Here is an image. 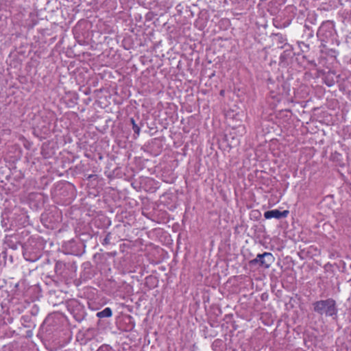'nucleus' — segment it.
Returning a JSON list of instances; mask_svg holds the SVG:
<instances>
[{"mask_svg":"<svg viewBox=\"0 0 351 351\" xmlns=\"http://www.w3.org/2000/svg\"><path fill=\"white\" fill-rule=\"evenodd\" d=\"M130 123L132 125V130L134 132V134L136 136H138L140 134L141 128L136 123L135 120L134 118H130Z\"/></svg>","mask_w":351,"mask_h":351,"instance_id":"7","label":"nucleus"},{"mask_svg":"<svg viewBox=\"0 0 351 351\" xmlns=\"http://www.w3.org/2000/svg\"><path fill=\"white\" fill-rule=\"evenodd\" d=\"M111 239V233L108 232L106 237L104 239L102 245H109Z\"/></svg>","mask_w":351,"mask_h":351,"instance_id":"9","label":"nucleus"},{"mask_svg":"<svg viewBox=\"0 0 351 351\" xmlns=\"http://www.w3.org/2000/svg\"><path fill=\"white\" fill-rule=\"evenodd\" d=\"M326 27H327V26H326V25H322V26H321V27L319 28V32H318L317 34H318V35L322 34V32L325 30V29H326Z\"/></svg>","mask_w":351,"mask_h":351,"instance_id":"10","label":"nucleus"},{"mask_svg":"<svg viewBox=\"0 0 351 351\" xmlns=\"http://www.w3.org/2000/svg\"><path fill=\"white\" fill-rule=\"evenodd\" d=\"M65 267V263L62 261H57L55 265V271L56 274H62V270Z\"/></svg>","mask_w":351,"mask_h":351,"instance_id":"6","label":"nucleus"},{"mask_svg":"<svg viewBox=\"0 0 351 351\" xmlns=\"http://www.w3.org/2000/svg\"><path fill=\"white\" fill-rule=\"evenodd\" d=\"M274 261V257L270 252H264L263 254H258L256 257L250 261L251 265H259L265 268H269L272 263Z\"/></svg>","mask_w":351,"mask_h":351,"instance_id":"2","label":"nucleus"},{"mask_svg":"<svg viewBox=\"0 0 351 351\" xmlns=\"http://www.w3.org/2000/svg\"><path fill=\"white\" fill-rule=\"evenodd\" d=\"M324 82L328 87L332 86L335 84V81L330 73H328L324 77Z\"/></svg>","mask_w":351,"mask_h":351,"instance_id":"5","label":"nucleus"},{"mask_svg":"<svg viewBox=\"0 0 351 351\" xmlns=\"http://www.w3.org/2000/svg\"><path fill=\"white\" fill-rule=\"evenodd\" d=\"M276 37L278 38L277 43L278 45V47L283 48L284 45L287 44L286 39L282 34H276Z\"/></svg>","mask_w":351,"mask_h":351,"instance_id":"8","label":"nucleus"},{"mask_svg":"<svg viewBox=\"0 0 351 351\" xmlns=\"http://www.w3.org/2000/svg\"><path fill=\"white\" fill-rule=\"evenodd\" d=\"M313 311L320 315H324L326 317H332L337 314L338 310L336 302L332 298L316 301L313 304Z\"/></svg>","mask_w":351,"mask_h":351,"instance_id":"1","label":"nucleus"},{"mask_svg":"<svg viewBox=\"0 0 351 351\" xmlns=\"http://www.w3.org/2000/svg\"><path fill=\"white\" fill-rule=\"evenodd\" d=\"M288 214H289L288 210L280 211L279 210L275 209V210H267V211L265 212L264 217L267 219H269L271 218L280 219L282 218L287 217Z\"/></svg>","mask_w":351,"mask_h":351,"instance_id":"3","label":"nucleus"},{"mask_svg":"<svg viewBox=\"0 0 351 351\" xmlns=\"http://www.w3.org/2000/svg\"><path fill=\"white\" fill-rule=\"evenodd\" d=\"M328 28L330 29L329 34H330V35H331V30H332V27H329Z\"/></svg>","mask_w":351,"mask_h":351,"instance_id":"11","label":"nucleus"},{"mask_svg":"<svg viewBox=\"0 0 351 351\" xmlns=\"http://www.w3.org/2000/svg\"><path fill=\"white\" fill-rule=\"evenodd\" d=\"M112 315V311L110 307H106L104 310L97 313L96 315L99 318L110 317Z\"/></svg>","mask_w":351,"mask_h":351,"instance_id":"4","label":"nucleus"}]
</instances>
